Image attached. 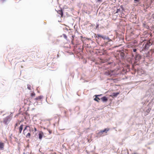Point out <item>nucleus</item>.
<instances>
[{
	"mask_svg": "<svg viewBox=\"0 0 154 154\" xmlns=\"http://www.w3.org/2000/svg\"><path fill=\"white\" fill-rule=\"evenodd\" d=\"M73 40H72V44H74V43H73Z\"/></svg>",
	"mask_w": 154,
	"mask_h": 154,
	"instance_id": "nucleus-24",
	"label": "nucleus"
},
{
	"mask_svg": "<svg viewBox=\"0 0 154 154\" xmlns=\"http://www.w3.org/2000/svg\"><path fill=\"white\" fill-rule=\"evenodd\" d=\"M97 1L98 2H101L102 1V0H97Z\"/></svg>",
	"mask_w": 154,
	"mask_h": 154,
	"instance_id": "nucleus-28",
	"label": "nucleus"
},
{
	"mask_svg": "<svg viewBox=\"0 0 154 154\" xmlns=\"http://www.w3.org/2000/svg\"><path fill=\"white\" fill-rule=\"evenodd\" d=\"M100 95H97V96H100Z\"/></svg>",
	"mask_w": 154,
	"mask_h": 154,
	"instance_id": "nucleus-30",
	"label": "nucleus"
},
{
	"mask_svg": "<svg viewBox=\"0 0 154 154\" xmlns=\"http://www.w3.org/2000/svg\"><path fill=\"white\" fill-rule=\"evenodd\" d=\"M101 38L103 39H107L108 40V42H106V45L109 44V42H112V40L108 37H106L105 36L102 35Z\"/></svg>",
	"mask_w": 154,
	"mask_h": 154,
	"instance_id": "nucleus-2",
	"label": "nucleus"
},
{
	"mask_svg": "<svg viewBox=\"0 0 154 154\" xmlns=\"http://www.w3.org/2000/svg\"><path fill=\"white\" fill-rule=\"evenodd\" d=\"M120 11V9H117V11L116 12V13H118L119 11Z\"/></svg>",
	"mask_w": 154,
	"mask_h": 154,
	"instance_id": "nucleus-18",
	"label": "nucleus"
},
{
	"mask_svg": "<svg viewBox=\"0 0 154 154\" xmlns=\"http://www.w3.org/2000/svg\"><path fill=\"white\" fill-rule=\"evenodd\" d=\"M136 154V153H134V154Z\"/></svg>",
	"mask_w": 154,
	"mask_h": 154,
	"instance_id": "nucleus-31",
	"label": "nucleus"
},
{
	"mask_svg": "<svg viewBox=\"0 0 154 154\" xmlns=\"http://www.w3.org/2000/svg\"><path fill=\"white\" fill-rule=\"evenodd\" d=\"M23 124H22L20 125V126L19 127V133L20 134L21 133L22 130L23 129Z\"/></svg>",
	"mask_w": 154,
	"mask_h": 154,
	"instance_id": "nucleus-7",
	"label": "nucleus"
},
{
	"mask_svg": "<svg viewBox=\"0 0 154 154\" xmlns=\"http://www.w3.org/2000/svg\"><path fill=\"white\" fill-rule=\"evenodd\" d=\"M135 1H137V2H138L139 1V0H134Z\"/></svg>",
	"mask_w": 154,
	"mask_h": 154,
	"instance_id": "nucleus-26",
	"label": "nucleus"
},
{
	"mask_svg": "<svg viewBox=\"0 0 154 154\" xmlns=\"http://www.w3.org/2000/svg\"><path fill=\"white\" fill-rule=\"evenodd\" d=\"M48 131L50 134H51L52 133V131H51L50 130H49Z\"/></svg>",
	"mask_w": 154,
	"mask_h": 154,
	"instance_id": "nucleus-21",
	"label": "nucleus"
},
{
	"mask_svg": "<svg viewBox=\"0 0 154 154\" xmlns=\"http://www.w3.org/2000/svg\"><path fill=\"white\" fill-rule=\"evenodd\" d=\"M102 35H100V34H98L97 35V36L99 38H101V37Z\"/></svg>",
	"mask_w": 154,
	"mask_h": 154,
	"instance_id": "nucleus-19",
	"label": "nucleus"
},
{
	"mask_svg": "<svg viewBox=\"0 0 154 154\" xmlns=\"http://www.w3.org/2000/svg\"><path fill=\"white\" fill-rule=\"evenodd\" d=\"M81 38H83V37H82V36H81Z\"/></svg>",
	"mask_w": 154,
	"mask_h": 154,
	"instance_id": "nucleus-29",
	"label": "nucleus"
},
{
	"mask_svg": "<svg viewBox=\"0 0 154 154\" xmlns=\"http://www.w3.org/2000/svg\"><path fill=\"white\" fill-rule=\"evenodd\" d=\"M101 99L102 100V101L103 102H106L108 100L107 98L106 97H102Z\"/></svg>",
	"mask_w": 154,
	"mask_h": 154,
	"instance_id": "nucleus-10",
	"label": "nucleus"
},
{
	"mask_svg": "<svg viewBox=\"0 0 154 154\" xmlns=\"http://www.w3.org/2000/svg\"><path fill=\"white\" fill-rule=\"evenodd\" d=\"M109 130V128H105L104 130H101L99 131L98 133V134H102L103 132H105L106 133H107V132Z\"/></svg>",
	"mask_w": 154,
	"mask_h": 154,
	"instance_id": "nucleus-4",
	"label": "nucleus"
},
{
	"mask_svg": "<svg viewBox=\"0 0 154 154\" xmlns=\"http://www.w3.org/2000/svg\"><path fill=\"white\" fill-rule=\"evenodd\" d=\"M11 120L10 117L8 116L3 119V123L6 125H7Z\"/></svg>",
	"mask_w": 154,
	"mask_h": 154,
	"instance_id": "nucleus-1",
	"label": "nucleus"
},
{
	"mask_svg": "<svg viewBox=\"0 0 154 154\" xmlns=\"http://www.w3.org/2000/svg\"><path fill=\"white\" fill-rule=\"evenodd\" d=\"M119 94V93H113L111 95L112 97H116Z\"/></svg>",
	"mask_w": 154,
	"mask_h": 154,
	"instance_id": "nucleus-11",
	"label": "nucleus"
},
{
	"mask_svg": "<svg viewBox=\"0 0 154 154\" xmlns=\"http://www.w3.org/2000/svg\"><path fill=\"white\" fill-rule=\"evenodd\" d=\"M58 13L61 15V17H63V12L62 10L58 11L57 12Z\"/></svg>",
	"mask_w": 154,
	"mask_h": 154,
	"instance_id": "nucleus-12",
	"label": "nucleus"
},
{
	"mask_svg": "<svg viewBox=\"0 0 154 154\" xmlns=\"http://www.w3.org/2000/svg\"><path fill=\"white\" fill-rule=\"evenodd\" d=\"M4 143L0 142V150H2L4 149Z\"/></svg>",
	"mask_w": 154,
	"mask_h": 154,
	"instance_id": "nucleus-9",
	"label": "nucleus"
},
{
	"mask_svg": "<svg viewBox=\"0 0 154 154\" xmlns=\"http://www.w3.org/2000/svg\"><path fill=\"white\" fill-rule=\"evenodd\" d=\"M94 100L98 102H99V100H100V99L96 97L94 99Z\"/></svg>",
	"mask_w": 154,
	"mask_h": 154,
	"instance_id": "nucleus-14",
	"label": "nucleus"
},
{
	"mask_svg": "<svg viewBox=\"0 0 154 154\" xmlns=\"http://www.w3.org/2000/svg\"><path fill=\"white\" fill-rule=\"evenodd\" d=\"M114 71L112 70L110 71H108V72H106V74L108 75H109L111 76L113 75H115V73H114Z\"/></svg>",
	"mask_w": 154,
	"mask_h": 154,
	"instance_id": "nucleus-3",
	"label": "nucleus"
},
{
	"mask_svg": "<svg viewBox=\"0 0 154 154\" xmlns=\"http://www.w3.org/2000/svg\"><path fill=\"white\" fill-rule=\"evenodd\" d=\"M17 126V123H16L15 125V126H14V127H15V128H16V127Z\"/></svg>",
	"mask_w": 154,
	"mask_h": 154,
	"instance_id": "nucleus-20",
	"label": "nucleus"
},
{
	"mask_svg": "<svg viewBox=\"0 0 154 154\" xmlns=\"http://www.w3.org/2000/svg\"><path fill=\"white\" fill-rule=\"evenodd\" d=\"M34 131H35V132L36 131H37V129H36V128H34Z\"/></svg>",
	"mask_w": 154,
	"mask_h": 154,
	"instance_id": "nucleus-23",
	"label": "nucleus"
},
{
	"mask_svg": "<svg viewBox=\"0 0 154 154\" xmlns=\"http://www.w3.org/2000/svg\"><path fill=\"white\" fill-rule=\"evenodd\" d=\"M63 37L64 38H65L66 39H67V36L65 34H63Z\"/></svg>",
	"mask_w": 154,
	"mask_h": 154,
	"instance_id": "nucleus-17",
	"label": "nucleus"
},
{
	"mask_svg": "<svg viewBox=\"0 0 154 154\" xmlns=\"http://www.w3.org/2000/svg\"><path fill=\"white\" fill-rule=\"evenodd\" d=\"M72 40H74V36L73 35H72Z\"/></svg>",
	"mask_w": 154,
	"mask_h": 154,
	"instance_id": "nucleus-25",
	"label": "nucleus"
},
{
	"mask_svg": "<svg viewBox=\"0 0 154 154\" xmlns=\"http://www.w3.org/2000/svg\"><path fill=\"white\" fill-rule=\"evenodd\" d=\"M38 135H39V138L40 140H42V137H43V136L44 135V133L42 131H40L38 134Z\"/></svg>",
	"mask_w": 154,
	"mask_h": 154,
	"instance_id": "nucleus-6",
	"label": "nucleus"
},
{
	"mask_svg": "<svg viewBox=\"0 0 154 154\" xmlns=\"http://www.w3.org/2000/svg\"><path fill=\"white\" fill-rule=\"evenodd\" d=\"M35 94L34 92L32 93L31 94V96L32 97H35Z\"/></svg>",
	"mask_w": 154,
	"mask_h": 154,
	"instance_id": "nucleus-16",
	"label": "nucleus"
},
{
	"mask_svg": "<svg viewBox=\"0 0 154 154\" xmlns=\"http://www.w3.org/2000/svg\"><path fill=\"white\" fill-rule=\"evenodd\" d=\"M31 135L30 133H28L26 135V137L27 138H29Z\"/></svg>",
	"mask_w": 154,
	"mask_h": 154,
	"instance_id": "nucleus-15",
	"label": "nucleus"
},
{
	"mask_svg": "<svg viewBox=\"0 0 154 154\" xmlns=\"http://www.w3.org/2000/svg\"><path fill=\"white\" fill-rule=\"evenodd\" d=\"M151 45V42H150L149 41L147 42L145 45L144 49H148Z\"/></svg>",
	"mask_w": 154,
	"mask_h": 154,
	"instance_id": "nucleus-5",
	"label": "nucleus"
},
{
	"mask_svg": "<svg viewBox=\"0 0 154 154\" xmlns=\"http://www.w3.org/2000/svg\"><path fill=\"white\" fill-rule=\"evenodd\" d=\"M42 97L41 96H40L38 97H37L36 98H35L34 99L35 100H40L42 99Z\"/></svg>",
	"mask_w": 154,
	"mask_h": 154,
	"instance_id": "nucleus-13",
	"label": "nucleus"
},
{
	"mask_svg": "<svg viewBox=\"0 0 154 154\" xmlns=\"http://www.w3.org/2000/svg\"><path fill=\"white\" fill-rule=\"evenodd\" d=\"M5 0H1V1L2 2H4Z\"/></svg>",
	"mask_w": 154,
	"mask_h": 154,
	"instance_id": "nucleus-27",
	"label": "nucleus"
},
{
	"mask_svg": "<svg viewBox=\"0 0 154 154\" xmlns=\"http://www.w3.org/2000/svg\"><path fill=\"white\" fill-rule=\"evenodd\" d=\"M28 127L30 128V127L28 125H26L23 131V134H25L27 133V131H26V130H27V129Z\"/></svg>",
	"mask_w": 154,
	"mask_h": 154,
	"instance_id": "nucleus-8",
	"label": "nucleus"
},
{
	"mask_svg": "<svg viewBox=\"0 0 154 154\" xmlns=\"http://www.w3.org/2000/svg\"><path fill=\"white\" fill-rule=\"evenodd\" d=\"M137 51V50L136 49H133V51L134 52H136Z\"/></svg>",
	"mask_w": 154,
	"mask_h": 154,
	"instance_id": "nucleus-22",
	"label": "nucleus"
}]
</instances>
